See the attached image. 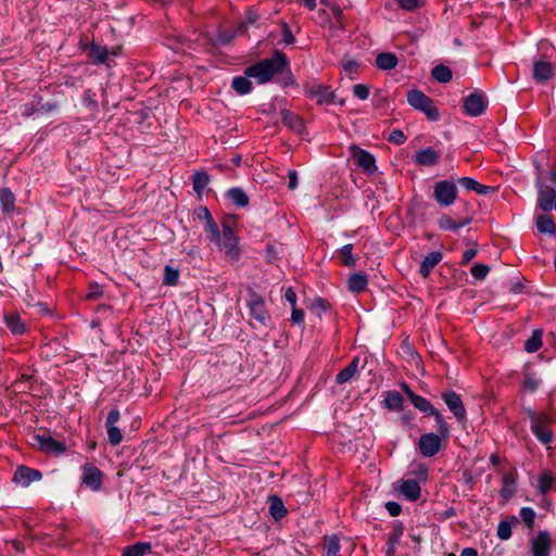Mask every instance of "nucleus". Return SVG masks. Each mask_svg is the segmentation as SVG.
Wrapping results in <instances>:
<instances>
[{
    "label": "nucleus",
    "mask_w": 556,
    "mask_h": 556,
    "mask_svg": "<svg viewBox=\"0 0 556 556\" xmlns=\"http://www.w3.org/2000/svg\"><path fill=\"white\" fill-rule=\"evenodd\" d=\"M323 556H338L341 549L338 534L325 535L323 539Z\"/></svg>",
    "instance_id": "32"
},
{
    "label": "nucleus",
    "mask_w": 556,
    "mask_h": 556,
    "mask_svg": "<svg viewBox=\"0 0 556 556\" xmlns=\"http://www.w3.org/2000/svg\"><path fill=\"white\" fill-rule=\"evenodd\" d=\"M312 308L319 313H326L330 308V304L324 298L317 296L313 300Z\"/></svg>",
    "instance_id": "60"
},
{
    "label": "nucleus",
    "mask_w": 556,
    "mask_h": 556,
    "mask_svg": "<svg viewBox=\"0 0 556 556\" xmlns=\"http://www.w3.org/2000/svg\"><path fill=\"white\" fill-rule=\"evenodd\" d=\"M304 318H305V314H304L303 309L298 308L296 306L292 307L291 321L293 324L302 325V324H304Z\"/></svg>",
    "instance_id": "63"
},
{
    "label": "nucleus",
    "mask_w": 556,
    "mask_h": 556,
    "mask_svg": "<svg viewBox=\"0 0 556 556\" xmlns=\"http://www.w3.org/2000/svg\"><path fill=\"white\" fill-rule=\"evenodd\" d=\"M351 149L356 165L361 167L364 173L374 174L377 170L376 159L370 152L357 146H352Z\"/></svg>",
    "instance_id": "17"
},
{
    "label": "nucleus",
    "mask_w": 556,
    "mask_h": 556,
    "mask_svg": "<svg viewBox=\"0 0 556 556\" xmlns=\"http://www.w3.org/2000/svg\"><path fill=\"white\" fill-rule=\"evenodd\" d=\"M247 306L251 317H253L255 321L266 328L270 327L271 316L267 309L266 302L261 294L251 290L247 300Z\"/></svg>",
    "instance_id": "7"
},
{
    "label": "nucleus",
    "mask_w": 556,
    "mask_h": 556,
    "mask_svg": "<svg viewBox=\"0 0 556 556\" xmlns=\"http://www.w3.org/2000/svg\"><path fill=\"white\" fill-rule=\"evenodd\" d=\"M280 117L282 124L295 134L301 135L305 131V124L303 118L294 112L288 109H282L280 111Z\"/></svg>",
    "instance_id": "19"
},
{
    "label": "nucleus",
    "mask_w": 556,
    "mask_h": 556,
    "mask_svg": "<svg viewBox=\"0 0 556 556\" xmlns=\"http://www.w3.org/2000/svg\"><path fill=\"white\" fill-rule=\"evenodd\" d=\"M536 228L541 233L556 236V224L549 215H539L536 217Z\"/></svg>",
    "instance_id": "36"
},
{
    "label": "nucleus",
    "mask_w": 556,
    "mask_h": 556,
    "mask_svg": "<svg viewBox=\"0 0 556 556\" xmlns=\"http://www.w3.org/2000/svg\"><path fill=\"white\" fill-rule=\"evenodd\" d=\"M400 388L402 389L404 394L408 397V400L410 401L412 405L416 409H418L420 413H422L425 416H429L435 409V407L432 405V403L429 400H427L426 397L415 393L410 389L408 383L403 381V382L400 383Z\"/></svg>",
    "instance_id": "15"
},
{
    "label": "nucleus",
    "mask_w": 556,
    "mask_h": 556,
    "mask_svg": "<svg viewBox=\"0 0 556 556\" xmlns=\"http://www.w3.org/2000/svg\"><path fill=\"white\" fill-rule=\"evenodd\" d=\"M104 473L93 464L85 463L81 466V485L87 489L99 492L103 485Z\"/></svg>",
    "instance_id": "9"
},
{
    "label": "nucleus",
    "mask_w": 556,
    "mask_h": 556,
    "mask_svg": "<svg viewBox=\"0 0 556 556\" xmlns=\"http://www.w3.org/2000/svg\"><path fill=\"white\" fill-rule=\"evenodd\" d=\"M41 479L42 472L40 470L20 465L14 470L12 482L22 488H28L33 482L40 481Z\"/></svg>",
    "instance_id": "14"
},
{
    "label": "nucleus",
    "mask_w": 556,
    "mask_h": 556,
    "mask_svg": "<svg viewBox=\"0 0 556 556\" xmlns=\"http://www.w3.org/2000/svg\"><path fill=\"white\" fill-rule=\"evenodd\" d=\"M489 271L490 267L488 265L480 263L475 264L470 269V274L472 275V277H475L478 280L484 279Z\"/></svg>",
    "instance_id": "55"
},
{
    "label": "nucleus",
    "mask_w": 556,
    "mask_h": 556,
    "mask_svg": "<svg viewBox=\"0 0 556 556\" xmlns=\"http://www.w3.org/2000/svg\"><path fill=\"white\" fill-rule=\"evenodd\" d=\"M431 76L437 81L442 83V84H446V83L451 81V79L453 77V73H452L451 68L447 67L446 65L439 64V65H435L431 70Z\"/></svg>",
    "instance_id": "41"
},
{
    "label": "nucleus",
    "mask_w": 556,
    "mask_h": 556,
    "mask_svg": "<svg viewBox=\"0 0 556 556\" xmlns=\"http://www.w3.org/2000/svg\"><path fill=\"white\" fill-rule=\"evenodd\" d=\"M407 102L408 104L424 113L426 117L431 122H437L440 118V112L438 108L435 106L434 101L428 97L426 93H424L421 90L418 89H412L407 92Z\"/></svg>",
    "instance_id": "5"
},
{
    "label": "nucleus",
    "mask_w": 556,
    "mask_h": 556,
    "mask_svg": "<svg viewBox=\"0 0 556 556\" xmlns=\"http://www.w3.org/2000/svg\"><path fill=\"white\" fill-rule=\"evenodd\" d=\"M511 534L513 532L510 522L507 520L500 521L497 526V536L501 540L506 541L511 538Z\"/></svg>",
    "instance_id": "53"
},
{
    "label": "nucleus",
    "mask_w": 556,
    "mask_h": 556,
    "mask_svg": "<svg viewBox=\"0 0 556 556\" xmlns=\"http://www.w3.org/2000/svg\"><path fill=\"white\" fill-rule=\"evenodd\" d=\"M488 104L489 101L485 94L472 92L464 98L463 110L467 116L477 117L485 112Z\"/></svg>",
    "instance_id": "11"
},
{
    "label": "nucleus",
    "mask_w": 556,
    "mask_h": 556,
    "mask_svg": "<svg viewBox=\"0 0 556 556\" xmlns=\"http://www.w3.org/2000/svg\"><path fill=\"white\" fill-rule=\"evenodd\" d=\"M441 399L458 422L467 420V410L458 393L453 390L445 391L441 394Z\"/></svg>",
    "instance_id": "12"
},
{
    "label": "nucleus",
    "mask_w": 556,
    "mask_h": 556,
    "mask_svg": "<svg viewBox=\"0 0 556 556\" xmlns=\"http://www.w3.org/2000/svg\"><path fill=\"white\" fill-rule=\"evenodd\" d=\"M459 185L464 189L468 191H475L478 194H489L494 191V188L491 186H485L480 184L478 180L471 177H459L457 178L456 185Z\"/></svg>",
    "instance_id": "22"
},
{
    "label": "nucleus",
    "mask_w": 556,
    "mask_h": 556,
    "mask_svg": "<svg viewBox=\"0 0 556 556\" xmlns=\"http://www.w3.org/2000/svg\"><path fill=\"white\" fill-rule=\"evenodd\" d=\"M551 545L552 541L548 532L540 531L531 541L532 556H549Z\"/></svg>",
    "instance_id": "18"
},
{
    "label": "nucleus",
    "mask_w": 556,
    "mask_h": 556,
    "mask_svg": "<svg viewBox=\"0 0 556 556\" xmlns=\"http://www.w3.org/2000/svg\"><path fill=\"white\" fill-rule=\"evenodd\" d=\"M359 356H354L351 363L340 370L336 376L338 384H344L352 380L358 371Z\"/></svg>",
    "instance_id": "26"
},
{
    "label": "nucleus",
    "mask_w": 556,
    "mask_h": 556,
    "mask_svg": "<svg viewBox=\"0 0 556 556\" xmlns=\"http://www.w3.org/2000/svg\"><path fill=\"white\" fill-rule=\"evenodd\" d=\"M396 2L405 11H414L420 7V0H396Z\"/></svg>",
    "instance_id": "61"
},
{
    "label": "nucleus",
    "mask_w": 556,
    "mask_h": 556,
    "mask_svg": "<svg viewBox=\"0 0 556 556\" xmlns=\"http://www.w3.org/2000/svg\"><path fill=\"white\" fill-rule=\"evenodd\" d=\"M194 217L198 220H204V223L211 219L213 216L206 206H200L194 211Z\"/></svg>",
    "instance_id": "62"
},
{
    "label": "nucleus",
    "mask_w": 556,
    "mask_h": 556,
    "mask_svg": "<svg viewBox=\"0 0 556 556\" xmlns=\"http://www.w3.org/2000/svg\"><path fill=\"white\" fill-rule=\"evenodd\" d=\"M16 198L12 190L8 187L0 188V204L3 214L10 215L16 211Z\"/></svg>",
    "instance_id": "27"
},
{
    "label": "nucleus",
    "mask_w": 556,
    "mask_h": 556,
    "mask_svg": "<svg viewBox=\"0 0 556 556\" xmlns=\"http://www.w3.org/2000/svg\"><path fill=\"white\" fill-rule=\"evenodd\" d=\"M235 224L236 220L232 216L224 217L222 220V235L219 240L214 242L224 251L226 261L232 264L238 263L242 254L240 238L233 230Z\"/></svg>",
    "instance_id": "2"
},
{
    "label": "nucleus",
    "mask_w": 556,
    "mask_h": 556,
    "mask_svg": "<svg viewBox=\"0 0 556 556\" xmlns=\"http://www.w3.org/2000/svg\"><path fill=\"white\" fill-rule=\"evenodd\" d=\"M458 189L453 179H443L433 185L432 198L441 207L453 205L457 199Z\"/></svg>",
    "instance_id": "6"
},
{
    "label": "nucleus",
    "mask_w": 556,
    "mask_h": 556,
    "mask_svg": "<svg viewBox=\"0 0 556 556\" xmlns=\"http://www.w3.org/2000/svg\"><path fill=\"white\" fill-rule=\"evenodd\" d=\"M203 229L205 232V237L210 242L214 243L215 241L219 240V236L222 235V232L213 217L204 223Z\"/></svg>",
    "instance_id": "44"
},
{
    "label": "nucleus",
    "mask_w": 556,
    "mask_h": 556,
    "mask_svg": "<svg viewBox=\"0 0 556 556\" xmlns=\"http://www.w3.org/2000/svg\"><path fill=\"white\" fill-rule=\"evenodd\" d=\"M41 102V97L38 98V101H31L23 104L21 106V115L24 117H30L35 113H37L39 109V104Z\"/></svg>",
    "instance_id": "50"
},
{
    "label": "nucleus",
    "mask_w": 556,
    "mask_h": 556,
    "mask_svg": "<svg viewBox=\"0 0 556 556\" xmlns=\"http://www.w3.org/2000/svg\"><path fill=\"white\" fill-rule=\"evenodd\" d=\"M208 182H210V176L204 170L195 172L192 175L193 190L198 195H201L203 193V191L207 187Z\"/></svg>",
    "instance_id": "39"
},
{
    "label": "nucleus",
    "mask_w": 556,
    "mask_h": 556,
    "mask_svg": "<svg viewBox=\"0 0 556 556\" xmlns=\"http://www.w3.org/2000/svg\"><path fill=\"white\" fill-rule=\"evenodd\" d=\"M268 501H269V514L274 518L275 521H279L287 516L288 510H287L282 500L278 495H270Z\"/></svg>",
    "instance_id": "29"
},
{
    "label": "nucleus",
    "mask_w": 556,
    "mask_h": 556,
    "mask_svg": "<svg viewBox=\"0 0 556 556\" xmlns=\"http://www.w3.org/2000/svg\"><path fill=\"white\" fill-rule=\"evenodd\" d=\"M280 244L276 242H268L265 247L264 258L267 264H274L279 260Z\"/></svg>",
    "instance_id": "45"
},
{
    "label": "nucleus",
    "mask_w": 556,
    "mask_h": 556,
    "mask_svg": "<svg viewBox=\"0 0 556 556\" xmlns=\"http://www.w3.org/2000/svg\"><path fill=\"white\" fill-rule=\"evenodd\" d=\"M388 141L395 146H402L406 141V136L402 130L393 129L388 137Z\"/></svg>",
    "instance_id": "58"
},
{
    "label": "nucleus",
    "mask_w": 556,
    "mask_h": 556,
    "mask_svg": "<svg viewBox=\"0 0 556 556\" xmlns=\"http://www.w3.org/2000/svg\"><path fill=\"white\" fill-rule=\"evenodd\" d=\"M542 336L543 331L541 329L533 330L531 337L526 341L525 350L528 353L539 351L542 346Z\"/></svg>",
    "instance_id": "42"
},
{
    "label": "nucleus",
    "mask_w": 556,
    "mask_h": 556,
    "mask_svg": "<svg viewBox=\"0 0 556 556\" xmlns=\"http://www.w3.org/2000/svg\"><path fill=\"white\" fill-rule=\"evenodd\" d=\"M105 427H106L109 442L111 443V445H113V446L118 445L123 440V435H122L119 428H117L116 426H105Z\"/></svg>",
    "instance_id": "51"
},
{
    "label": "nucleus",
    "mask_w": 556,
    "mask_h": 556,
    "mask_svg": "<svg viewBox=\"0 0 556 556\" xmlns=\"http://www.w3.org/2000/svg\"><path fill=\"white\" fill-rule=\"evenodd\" d=\"M179 281V270L169 265H166L164 268V277L163 285L168 287H174Z\"/></svg>",
    "instance_id": "46"
},
{
    "label": "nucleus",
    "mask_w": 556,
    "mask_h": 556,
    "mask_svg": "<svg viewBox=\"0 0 556 556\" xmlns=\"http://www.w3.org/2000/svg\"><path fill=\"white\" fill-rule=\"evenodd\" d=\"M404 527L402 523H397L394 526L392 532L389 535L387 542V551L386 556H394L396 545L400 543L401 536L403 535Z\"/></svg>",
    "instance_id": "33"
},
{
    "label": "nucleus",
    "mask_w": 556,
    "mask_h": 556,
    "mask_svg": "<svg viewBox=\"0 0 556 556\" xmlns=\"http://www.w3.org/2000/svg\"><path fill=\"white\" fill-rule=\"evenodd\" d=\"M278 77V84L282 87V88H287V87H299L298 83H296V79L294 77V75L292 74V71H291V66L289 65V68H287L286 71L282 72V74L280 76H277Z\"/></svg>",
    "instance_id": "47"
},
{
    "label": "nucleus",
    "mask_w": 556,
    "mask_h": 556,
    "mask_svg": "<svg viewBox=\"0 0 556 556\" xmlns=\"http://www.w3.org/2000/svg\"><path fill=\"white\" fill-rule=\"evenodd\" d=\"M522 521L528 528H533L534 519H535V511L530 507H522L519 513Z\"/></svg>",
    "instance_id": "54"
},
{
    "label": "nucleus",
    "mask_w": 556,
    "mask_h": 556,
    "mask_svg": "<svg viewBox=\"0 0 556 556\" xmlns=\"http://www.w3.org/2000/svg\"><path fill=\"white\" fill-rule=\"evenodd\" d=\"M526 415L531 422V431L544 445L552 443L554 433L549 427L551 418L545 413H536L531 408L526 409Z\"/></svg>",
    "instance_id": "4"
},
{
    "label": "nucleus",
    "mask_w": 556,
    "mask_h": 556,
    "mask_svg": "<svg viewBox=\"0 0 556 556\" xmlns=\"http://www.w3.org/2000/svg\"><path fill=\"white\" fill-rule=\"evenodd\" d=\"M368 286L367 275L363 271L354 273L349 277L348 287L353 293H362Z\"/></svg>",
    "instance_id": "28"
},
{
    "label": "nucleus",
    "mask_w": 556,
    "mask_h": 556,
    "mask_svg": "<svg viewBox=\"0 0 556 556\" xmlns=\"http://www.w3.org/2000/svg\"><path fill=\"white\" fill-rule=\"evenodd\" d=\"M397 56L392 52H381L376 56L375 64L381 71H390L396 67Z\"/></svg>",
    "instance_id": "31"
},
{
    "label": "nucleus",
    "mask_w": 556,
    "mask_h": 556,
    "mask_svg": "<svg viewBox=\"0 0 556 556\" xmlns=\"http://www.w3.org/2000/svg\"><path fill=\"white\" fill-rule=\"evenodd\" d=\"M151 547L150 542H137L125 547L122 556H144L151 551Z\"/></svg>",
    "instance_id": "37"
},
{
    "label": "nucleus",
    "mask_w": 556,
    "mask_h": 556,
    "mask_svg": "<svg viewBox=\"0 0 556 556\" xmlns=\"http://www.w3.org/2000/svg\"><path fill=\"white\" fill-rule=\"evenodd\" d=\"M353 93L359 100H367L370 92L366 85L357 84L353 87Z\"/></svg>",
    "instance_id": "59"
},
{
    "label": "nucleus",
    "mask_w": 556,
    "mask_h": 556,
    "mask_svg": "<svg viewBox=\"0 0 556 556\" xmlns=\"http://www.w3.org/2000/svg\"><path fill=\"white\" fill-rule=\"evenodd\" d=\"M442 258L443 254L439 251H432L428 253L420 264L419 274L424 278H427L431 274L433 268L442 261Z\"/></svg>",
    "instance_id": "23"
},
{
    "label": "nucleus",
    "mask_w": 556,
    "mask_h": 556,
    "mask_svg": "<svg viewBox=\"0 0 556 556\" xmlns=\"http://www.w3.org/2000/svg\"><path fill=\"white\" fill-rule=\"evenodd\" d=\"M541 384V380L536 377L535 374L528 372L525 375L523 379V389L529 392H534Z\"/></svg>",
    "instance_id": "49"
},
{
    "label": "nucleus",
    "mask_w": 556,
    "mask_h": 556,
    "mask_svg": "<svg viewBox=\"0 0 556 556\" xmlns=\"http://www.w3.org/2000/svg\"><path fill=\"white\" fill-rule=\"evenodd\" d=\"M353 244L348 243L336 251L340 264L345 267H354L357 257L353 254Z\"/></svg>",
    "instance_id": "30"
},
{
    "label": "nucleus",
    "mask_w": 556,
    "mask_h": 556,
    "mask_svg": "<svg viewBox=\"0 0 556 556\" xmlns=\"http://www.w3.org/2000/svg\"><path fill=\"white\" fill-rule=\"evenodd\" d=\"M227 198L237 207H245L249 204V197L243 189L239 187L231 188L227 191Z\"/></svg>",
    "instance_id": "35"
},
{
    "label": "nucleus",
    "mask_w": 556,
    "mask_h": 556,
    "mask_svg": "<svg viewBox=\"0 0 556 556\" xmlns=\"http://www.w3.org/2000/svg\"><path fill=\"white\" fill-rule=\"evenodd\" d=\"M289 68V60L285 52L275 50L270 58L263 59L244 70L247 77L254 78L257 84L264 85L280 76Z\"/></svg>",
    "instance_id": "1"
},
{
    "label": "nucleus",
    "mask_w": 556,
    "mask_h": 556,
    "mask_svg": "<svg viewBox=\"0 0 556 556\" xmlns=\"http://www.w3.org/2000/svg\"><path fill=\"white\" fill-rule=\"evenodd\" d=\"M110 50L106 47L92 42L89 46V58L93 64H104L108 61Z\"/></svg>",
    "instance_id": "34"
},
{
    "label": "nucleus",
    "mask_w": 556,
    "mask_h": 556,
    "mask_svg": "<svg viewBox=\"0 0 556 556\" xmlns=\"http://www.w3.org/2000/svg\"><path fill=\"white\" fill-rule=\"evenodd\" d=\"M415 479H402L397 481L394 491L409 502H417L421 497L420 483L428 480V468L424 464H419L414 470Z\"/></svg>",
    "instance_id": "3"
},
{
    "label": "nucleus",
    "mask_w": 556,
    "mask_h": 556,
    "mask_svg": "<svg viewBox=\"0 0 556 556\" xmlns=\"http://www.w3.org/2000/svg\"><path fill=\"white\" fill-rule=\"evenodd\" d=\"M250 77L236 76L232 78L231 87L240 96L248 94L252 91V83Z\"/></svg>",
    "instance_id": "38"
},
{
    "label": "nucleus",
    "mask_w": 556,
    "mask_h": 556,
    "mask_svg": "<svg viewBox=\"0 0 556 556\" xmlns=\"http://www.w3.org/2000/svg\"><path fill=\"white\" fill-rule=\"evenodd\" d=\"M553 483H554V480L551 476L542 475L539 479V485H538L539 492L542 495H545L551 490Z\"/></svg>",
    "instance_id": "56"
},
{
    "label": "nucleus",
    "mask_w": 556,
    "mask_h": 556,
    "mask_svg": "<svg viewBox=\"0 0 556 556\" xmlns=\"http://www.w3.org/2000/svg\"><path fill=\"white\" fill-rule=\"evenodd\" d=\"M444 438L434 432H428L420 435L418 440V451L424 457H433L442 448Z\"/></svg>",
    "instance_id": "13"
},
{
    "label": "nucleus",
    "mask_w": 556,
    "mask_h": 556,
    "mask_svg": "<svg viewBox=\"0 0 556 556\" xmlns=\"http://www.w3.org/2000/svg\"><path fill=\"white\" fill-rule=\"evenodd\" d=\"M386 509L392 517H396L402 513V506L397 502H387Z\"/></svg>",
    "instance_id": "64"
},
{
    "label": "nucleus",
    "mask_w": 556,
    "mask_h": 556,
    "mask_svg": "<svg viewBox=\"0 0 556 556\" xmlns=\"http://www.w3.org/2000/svg\"><path fill=\"white\" fill-rule=\"evenodd\" d=\"M554 74L553 66L546 61H535L533 63V78L538 83H545Z\"/></svg>",
    "instance_id": "25"
},
{
    "label": "nucleus",
    "mask_w": 556,
    "mask_h": 556,
    "mask_svg": "<svg viewBox=\"0 0 556 556\" xmlns=\"http://www.w3.org/2000/svg\"><path fill=\"white\" fill-rule=\"evenodd\" d=\"M33 444H37L40 452L48 455H61L66 452L65 443L54 440L49 433L33 435Z\"/></svg>",
    "instance_id": "10"
},
{
    "label": "nucleus",
    "mask_w": 556,
    "mask_h": 556,
    "mask_svg": "<svg viewBox=\"0 0 556 556\" xmlns=\"http://www.w3.org/2000/svg\"><path fill=\"white\" fill-rule=\"evenodd\" d=\"M438 226L441 230H451V231H457L460 229V225H457V222H455L452 217L443 214L439 220Z\"/></svg>",
    "instance_id": "48"
},
{
    "label": "nucleus",
    "mask_w": 556,
    "mask_h": 556,
    "mask_svg": "<svg viewBox=\"0 0 556 556\" xmlns=\"http://www.w3.org/2000/svg\"><path fill=\"white\" fill-rule=\"evenodd\" d=\"M440 156V152L429 147L418 150L414 155V162L420 166H434L438 164Z\"/></svg>",
    "instance_id": "20"
},
{
    "label": "nucleus",
    "mask_w": 556,
    "mask_h": 556,
    "mask_svg": "<svg viewBox=\"0 0 556 556\" xmlns=\"http://www.w3.org/2000/svg\"><path fill=\"white\" fill-rule=\"evenodd\" d=\"M303 92L306 98L315 100L318 105H329L334 103L336 94L330 86L318 84L316 81H306L303 85Z\"/></svg>",
    "instance_id": "8"
},
{
    "label": "nucleus",
    "mask_w": 556,
    "mask_h": 556,
    "mask_svg": "<svg viewBox=\"0 0 556 556\" xmlns=\"http://www.w3.org/2000/svg\"><path fill=\"white\" fill-rule=\"evenodd\" d=\"M399 422L402 426V428L405 430L414 429L415 428V416H414L413 412H410V410L404 412L399 417Z\"/></svg>",
    "instance_id": "52"
},
{
    "label": "nucleus",
    "mask_w": 556,
    "mask_h": 556,
    "mask_svg": "<svg viewBox=\"0 0 556 556\" xmlns=\"http://www.w3.org/2000/svg\"><path fill=\"white\" fill-rule=\"evenodd\" d=\"M33 376L22 374L13 383L12 387L15 393H28L31 391Z\"/></svg>",
    "instance_id": "43"
},
{
    "label": "nucleus",
    "mask_w": 556,
    "mask_h": 556,
    "mask_svg": "<svg viewBox=\"0 0 556 556\" xmlns=\"http://www.w3.org/2000/svg\"><path fill=\"white\" fill-rule=\"evenodd\" d=\"M535 187L538 189V206L544 212H549L556 199L555 189L545 185L541 178L535 180Z\"/></svg>",
    "instance_id": "16"
},
{
    "label": "nucleus",
    "mask_w": 556,
    "mask_h": 556,
    "mask_svg": "<svg viewBox=\"0 0 556 556\" xmlns=\"http://www.w3.org/2000/svg\"><path fill=\"white\" fill-rule=\"evenodd\" d=\"M4 324L14 336H22L27 330L26 324L16 313L4 314Z\"/></svg>",
    "instance_id": "24"
},
{
    "label": "nucleus",
    "mask_w": 556,
    "mask_h": 556,
    "mask_svg": "<svg viewBox=\"0 0 556 556\" xmlns=\"http://www.w3.org/2000/svg\"><path fill=\"white\" fill-rule=\"evenodd\" d=\"M381 406L390 412H401L404 406V396L399 391H387L383 394Z\"/></svg>",
    "instance_id": "21"
},
{
    "label": "nucleus",
    "mask_w": 556,
    "mask_h": 556,
    "mask_svg": "<svg viewBox=\"0 0 556 556\" xmlns=\"http://www.w3.org/2000/svg\"><path fill=\"white\" fill-rule=\"evenodd\" d=\"M235 38V33L228 29L219 30L216 35L217 43L226 46L230 43Z\"/></svg>",
    "instance_id": "57"
},
{
    "label": "nucleus",
    "mask_w": 556,
    "mask_h": 556,
    "mask_svg": "<svg viewBox=\"0 0 556 556\" xmlns=\"http://www.w3.org/2000/svg\"><path fill=\"white\" fill-rule=\"evenodd\" d=\"M429 416L434 418L437 427L435 433L446 439L450 435V426L441 412L435 408Z\"/></svg>",
    "instance_id": "40"
}]
</instances>
